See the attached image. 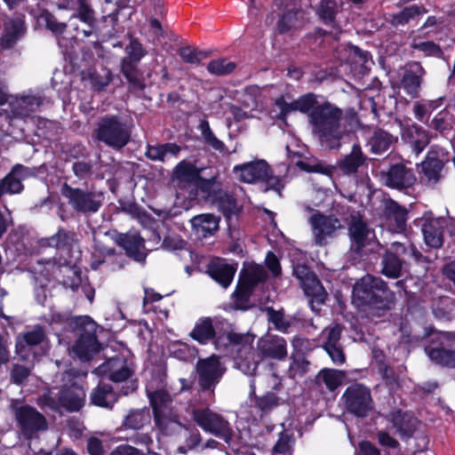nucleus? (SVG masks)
Segmentation results:
<instances>
[{
    "label": "nucleus",
    "mask_w": 455,
    "mask_h": 455,
    "mask_svg": "<svg viewBox=\"0 0 455 455\" xmlns=\"http://www.w3.org/2000/svg\"><path fill=\"white\" fill-rule=\"evenodd\" d=\"M147 396L153 408L156 427L165 435H171L181 427L176 416L168 412L171 396L161 377H153L146 386Z\"/></svg>",
    "instance_id": "obj_4"
},
{
    "label": "nucleus",
    "mask_w": 455,
    "mask_h": 455,
    "mask_svg": "<svg viewBox=\"0 0 455 455\" xmlns=\"http://www.w3.org/2000/svg\"><path fill=\"white\" fill-rule=\"evenodd\" d=\"M65 323L76 339L72 347V353L82 361H88L100 350L97 339V323L89 315H79L66 318L60 313L52 315L51 324Z\"/></svg>",
    "instance_id": "obj_2"
},
{
    "label": "nucleus",
    "mask_w": 455,
    "mask_h": 455,
    "mask_svg": "<svg viewBox=\"0 0 455 455\" xmlns=\"http://www.w3.org/2000/svg\"><path fill=\"white\" fill-rule=\"evenodd\" d=\"M233 171L236 178L245 183L267 181L269 188L276 191L278 195H281L284 187L282 180L271 176V169L265 160H255L235 165Z\"/></svg>",
    "instance_id": "obj_6"
},
{
    "label": "nucleus",
    "mask_w": 455,
    "mask_h": 455,
    "mask_svg": "<svg viewBox=\"0 0 455 455\" xmlns=\"http://www.w3.org/2000/svg\"><path fill=\"white\" fill-rule=\"evenodd\" d=\"M235 68V64L226 59H218L212 60L208 66L207 70L216 76H224L230 74Z\"/></svg>",
    "instance_id": "obj_54"
},
{
    "label": "nucleus",
    "mask_w": 455,
    "mask_h": 455,
    "mask_svg": "<svg viewBox=\"0 0 455 455\" xmlns=\"http://www.w3.org/2000/svg\"><path fill=\"white\" fill-rule=\"evenodd\" d=\"M441 104V98L433 100L417 101L413 106V114L417 120L423 122L425 119H427L430 114L440 107Z\"/></svg>",
    "instance_id": "obj_46"
},
{
    "label": "nucleus",
    "mask_w": 455,
    "mask_h": 455,
    "mask_svg": "<svg viewBox=\"0 0 455 455\" xmlns=\"http://www.w3.org/2000/svg\"><path fill=\"white\" fill-rule=\"evenodd\" d=\"M316 98L314 93H307L288 101L285 96H281L275 101L278 109L277 117L285 120L291 112L308 113L312 132L321 145L330 149L339 148L342 139L349 132L342 123L343 112L329 101L318 104Z\"/></svg>",
    "instance_id": "obj_1"
},
{
    "label": "nucleus",
    "mask_w": 455,
    "mask_h": 455,
    "mask_svg": "<svg viewBox=\"0 0 455 455\" xmlns=\"http://www.w3.org/2000/svg\"><path fill=\"white\" fill-rule=\"evenodd\" d=\"M408 212L396 202L388 200L385 203L383 217L385 225L394 233H402L405 230Z\"/></svg>",
    "instance_id": "obj_19"
},
{
    "label": "nucleus",
    "mask_w": 455,
    "mask_h": 455,
    "mask_svg": "<svg viewBox=\"0 0 455 455\" xmlns=\"http://www.w3.org/2000/svg\"><path fill=\"white\" fill-rule=\"evenodd\" d=\"M353 299L357 305H368L375 315L394 306L395 293L379 277L367 275L355 283Z\"/></svg>",
    "instance_id": "obj_3"
},
{
    "label": "nucleus",
    "mask_w": 455,
    "mask_h": 455,
    "mask_svg": "<svg viewBox=\"0 0 455 455\" xmlns=\"http://www.w3.org/2000/svg\"><path fill=\"white\" fill-rule=\"evenodd\" d=\"M401 137L417 156L426 148L431 140L428 132L416 124L403 125Z\"/></svg>",
    "instance_id": "obj_18"
},
{
    "label": "nucleus",
    "mask_w": 455,
    "mask_h": 455,
    "mask_svg": "<svg viewBox=\"0 0 455 455\" xmlns=\"http://www.w3.org/2000/svg\"><path fill=\"white\" fill-rule=\"evenodd\" d=\"M212 204H214L227 216H229L237 211V204L234 196L222 190L219 192V195L213 200Z\"/></svg>",
    "instance_id": "obj_51"
},
{
    "label": "nucleus",
    "mask_w": 455,
    "mask_h": 455,
    "mask_svg": "<svg viewBox=\"0 0 455 455\" xmlns=\"http://www.w3.org/2000/svg\"><path fill=\"white\" fill-rule=\"evenodd\" d=\"M62 196L76 212L91 214L97 212L102 205L103 194L92 190L75 188L65 183L61 188Z\"/></svg>",
    "instance_id": "obj_10"
},
{
    "label": "nucleus",
    "mask_w": 455,
    "mask_h": 455,
    "mask_svg": "<svg viewBox=\"0 0 455 455\" xmlns=\"http://www.w3.org/2000/svg\"><path fill=\"white\" fill-rule=\"evenodd\" d=\"M302 17V12L289 10L283 13L277 23V30L281 34H284L293 28L301 26L302 22L299 20Z\"/></svg>",
    "instance_id": "obj_42"
},
{
    "label": "nucleus",
    "mask_w": 455,
    "mask_h": 455,
    "mask_svg": "<svg viewBox=\"0 0 455 455\" xmlns=\"http://www.w3.org/2000/svg\"><path fill=\"white\" fill-rule=\"evenodd\" d=\"M99 375H105L115 382H121L132 375V370L122 357L111 358L95 369Z\"/></svg>",
    "instance_id": "obj_21"
},
{
    "label": "nucleus",
    "mask_w": 455,
    "mask_h": 455,
    "mask_svg": "<svg viewBox=\"0 0 455 455\" xmlns=\"http://www.w3.org/2000/svg\"><path fill=\"white\" fill-rule=\"evenodd\" d=\"M446 161L443 149L432 147L425 161L422 162V172L429 182H436Z\"/></svg>",
    "instance_id": "obj_22"
},
{
    "label": "nucleus",
    "mask_w": 455,
    "mask_h": 455,
    "mask_svg": "<svg viewBox=\"0 0 455 455\" xmlns=\"http://www.w3.org/2000/svg\"><path fill=\"white\" fill-rule=\"evenodd\" d=\"M78 8L77 13L71 16V19L78 18L81 21L93 27L95 24L94 11L91 7L88 0H77Z\"/></svg>",
    "instance_id": "obj_53"
},
{
    "label": "nucleus",
    "mask_w": 455,
    "mask_h": 455,
    "mask_svg": "<svg viewBox=\"0 0 455 455\" xmlns=\"http://www.w3.org/2000/svg\"><path fill=\"white\" fill-rule=\"evenodd\" d=\"M381 182L391 188L402 190L412 187L416 182L413 171L403 164H395L387 171L379 173Z\"/></svg>",
    "instance_id": "obj_16"
},
{
    "label": "nucleus",
    "mask_w": 455,
    "mask_h": 455,
    "mask_svg": "<svg viewBox=\"0 0 455 455\" xmlns=\"http://www.w3.org/2000/svg\"><path fill=\"white\" fill-rule=\"evenodd\" d=\"M421 231L427 246L437 249L443 245V228L440 220L434 218L425 219Z\"/></svg>",
    "instance_id": "obj_30"
},
{
    "label": "nucleus",
    "mask_w": 455,
    "mask_h": 455,
    "mask_svg": "<svg viewBox=\"0 0 455 455\" xmlns=\"http://www.w3.org/2000/svg\"><path fill=\"white\" fill-rule=\"evenodd\" d=\"M193 418L204 431L223 439L226 443L232 439L230 425L220 414L210 409H199L193 411Z\"/></svg>",
    "instance_id": "obj_11"
},
{
    "label": "nucleus",
    "mask_w": 455,
    "mask_h": 455,
    "mask_svg": "<svg viewBox=\"0 0 455 455\" xmlns=\"http://www.w3.org/2000/svg\"><path fill=\"white\" fill-rule=\"evenodd\" d=\"M235 271V267L220 259L212 261L207 270L209 275L224 288L230 285Z\"/></svg>",
    "instance_id": "obj_29"
},
{
    "label": "nucleus",
    "mask_w": 455,
    "mask_h": 455,
    "mask_svg": "<svg viewBox=\"0 0 455 455\" xmlns=\"http://www.w3.org/2000/svg\"><path fill=\"white\" fill-rule=\"evenodd\" d=\"M393 142L394 138L391 134L384 131H378L371 137L370 146L373 153L381 154L387 151Z\"/></svg>",
    "instance_id": "obj_48"
},
{
    "label": "nucleus",
    "mask_w": 455,
    "mask_h": 455,
    "mask_svg": "<svg viewBox=\"0 0 455 455\" xmlns=\"http://www.w3.org/2000/svg\"><path fill=\"white\" fill-rule=\"evenodd\" d=\"M267 273L262 266L248 264L241 273L239 289L249 291L256 283L266 279Z\"/></svg>",
    "instance_id": "obj_33"
},
{
    "label": "nucleus",
    "mask_w": 455,
    "mask_h": 455,
    "mask_svg": "<svg viewBox=\"0 0 455 455\" xmlns=\"http://www.w3.org/2000/svg\"><path fill=\"white\" fill-rule=\"evenodd\" d=\"M257 407L264 413L278 405V398L272 393L256 398Z\"/></svg>",
    "instance_id": "obj_63"
},
{
    "label": "nucleus",
    "mask_w": 455,
    "mask_h": 455,
    "mask_svg": "<svg viewBox=\"0 0 455 455\" xmlns=\"http://www.w3.org/2000/svg\"><path fill=\"white\" fill-rule=\"evenodd\" d=\"M344 377L345 373L341 371L323 369L317 374L316 381L323 382L329 390L332 391L342 383Z\"/></svg>",
    "instance_id": "obj_41"
},
{
    "label": "nucleus",
    "mask_w": 455,
    "mask_h": 455,
    "mask_svg": "<svg viewBox=\"0 0 455 455\" xmlns=\"http://www.w3.org/2000/svg\"><path fill=\"white\" fill-rule=\"evenodd\" d=\"M427 10L423 6L412 4L405 7L398 14L393 16L391 22L395 26L404 25L417 16L423 15Z\"/></svg>",
    "instance_id": "obj_45"
},
{
    "label": "nucleus",
    "mask_w": 455,
    "mask_h": 455,
    "mask_svg": "<svg viewBox=\"0 0 455 455\" xmlns=\"http://www.w3.org/2000/svg\"><path fill=\"white\" fill-rule=\"evenodd\" d=\"M41 97L36 95H22L11 101V112L13 117H27L35 112L42 104Z\"/></svg>",
    "instance_id": "obj_26"
},
{
    "label": "nucleus",
    "mask_w": 455,
    "mask_h": 455,
    "mask_svg": "<svg viewBox=\"0 0 455 455\" xmlns=\"http://www.w3.org/2000/svg\"><path fill=\"white\" fill-rule=\"evenodd\" d=\"M364 163L362 149L358 144H355L350 154L347 155L339 163V168L345 174L355 173Z\"/></svg>",
    "instance_id": "obj_36"
},
{
    "label": "nucleus",
    "mask_w": 455,
    "mask_h": 455,
    "mask_svg": "<svg viewBox=\"0 0 455 455\" xmlns=\"http://www.w3.org/2000/svg\"><path fill=\"white\" fill-rule=\"evenodd\" d=\"M75 238V234L60 229L55 235L47 238L46 244L51 247H64L69 245Z\"/></svg>",
    "instance_id": "obj_55"
},
{
    "label": "nucleus",
    "mask_w": 455,
    "mask_h": 455,
    "mask_svg": "<svg viewBox=\"0 0 455 455\" xmlns=\"http://www.w3.org/2000/svg\"><path fill=\"white\" fill-rule=\"evenodd\" d=\"M196 186L204 194V196L212 203L217 197L219 192L221 191L215 178L206 180L199 177L196 180Z\"/></svg>",
    "instance_id": "obj_52"
},
{
    "label": "nucleus",
    "mask_w": 455,
    "mask_h": 455,
    "mask_svg": "<svg viewBox=\"0 0 455 455\" xmlns=\"http://www.w3.org/2000/svg\"><path fill=\"white\" fill-rule=\"evenodd\" d=\"M84 400V390L77 385H73L61 389L57 394H55L53 390L47 391L39 397L38 404L42 407H48L53 411L63 407L67 411H76L83 407Z\"/></svg>",
    "instance_id": "obj_5"
},
{
    "label": "nucleus",
    "mask_w": 455,
    "mask_h": 455,
    "mask_svg": "<svg viewBox=\"0 0 455 455\" xmlns=\"http://www.w3.org/2000/svg\"><path fill=\"white\" fill-rule=\"evenodd\" d=\"M131 132V127L114 116L101 118L96 130L97 139L116 149H120L128 144Z\"/></svg>",
    "instance_id": "obj_7"
},
{
    "label": "nucleus",
    "mask_w": 455,
    "mask_h": 455,
    "mask_svg": "<svg viewBox=\"0 0 455 455\" xmlns=\"http://www.w3.org/2000/svg\"><path fill=\"white\" fill-rule=\"evenodd\" d=\"M180 152V147L175 143L148 146L146 152L148 158L153 161L164 162L168 156L176 157Z\"/></svg>",
    "instance_id": "obj_39"
},
{
    "label": "nucleus",
    "mask_w": 455,
    "mask_h": 455,
    "mask_svg": "<svg viewBox=\"0 0 455 455\" xmlns=\"http://www.w3.org/2000/svg\"><path fill=\"white\" fill-rule=\"evenodd\" d=\"M219 222V218L211 213L200 214L191 220L195 233L201 237L212 235L218 229Z\"/></svg>",
    "instance_id": "obj_34"
},
{
    "label": "nucleus",
    "mask_w": 455,
    "mask_h": 455,
    "mask_svg": "<svg viewBox=\"0 0 455 455\" xmlns=\"http://www.w3.org/2000/svg\"><path fill=\"white\" fill-rule=\"evenodd\" d=\"M435 339L439 346L426 347V353L431 361L442 366L455 367V350L446 349L443 346L446 341L455 339L450 332H433L432 340Z\"/></svg>",
    "instance_id": "obj_17"
},
{
    "label": "nucleus",
    "mask_w": 455,
    "mask_h": 455,
    "mask_svg": "<svg viewBox=\"0 0 455 455\" xmlns=\"http://www.w3.org/2000/svg\"><path fill=\"white\" fill-rule=\"evenodd\" d=\"M169 351L172 356L181 360L187 361L194 355L195 349L188 345L181 342L172 343L169 347Z\"/></svg>",
    "instance_id": "obj_56"
},
{
    "label": "nucleus",
    "mask_w": 455,
    "mask_h": 455,
    "mask_svg": "<svg viewBox=\"0 0 455 455\" xmlns=\"http://www.w3.org/2000/svg\"><path fill=\"white\" fill-rule=\"evenodd\" d=\"M346 410L359 418H364L373 409L370 389L361 384L348 387L342 395Z\"/></svg>",
    "instance_id": "obj_12"
},
{
    "label": "nucleus",
    "mask_w": 455,
    "mask_h": 455,
    "mask_svg": "<svg viewBox=\"0 0 455 455\" xmlns=\"http://www.w3.org/2000/svg\"><path fill=\"white\" fill-rule=\"evenodd\" d=\"M28 173V169L23 165L17 164L12 172L0 183V196L4 193L18 194L22 191L21 180Z\"/></svg>",
    "instance_id": "obj_28"
},
{
    "label": "nucleus",
    "mask_w": 455,
    "mask_h": 455,
    "mask_svg": "<svg viewBox=\"0 0 455 455\" xmlns=\"http://www.w3.org/2000/svg\"><path fill=\"white\" fill-rule=\"evenodd\" d=\"M31 372L30 366L14 364L10 372L11 380L16 385L23 384Z\"/></svg>",
    "instance_id": "obj_61"
},
{
    "label": "nucleus",
    "mask_w": 455,
    "mask_h": 455,
    "mask_svg": "<svg viewBox=\"0 0 455 455\" xmlns=\"http://www.w3.org/2000/svg\"><path fill=\"white\" fill-rule=\"evenodd\" d=\"M112 80V75L108 69H102L100 72L90 74V81L92 88L97 91L102 90Z\"/></svg>",
    "instance_id": "obj_57"
},
{
    "label": "nucleus",
    "mask_w": 455,
    "mask_h": 455,
    "mask_svg": "<svg viewBox=\"0 0 455 455\" xmlns=\"http://www.w3.org/2000/svg\"><path fill=\"white\" fill-rule=\"evenodd\" d=\"M295 439L292 434L282 432L273 448L272 455H292Z\"/></svg>",
    "instance_id": "obj_50"
},
{
    "label": "nucleus",
    "mask_w": 455,
    "mask_h": 455,
    "mask_svg": "<svg viewBox=\"0 0 455 455\" xmlns=\"http://www.w3.org/2000/svg\"><path fill=\"white\" fill-rule=\"evenodd\" d=\"M258 348L265 357L283 360L287 356L286 341L279 336H266L258 342Z\"/></svg>",
    "instance_id": "obj_24"
},
{
    "label": "nucleus",
    "mask_w": 455,
    "mask_h": 455,
    "mask_svg": "<svg viewBox=\"0 0 455 455\" xmlns=\"http://www.w3.org/2000/svg\"><path fill=\"white\" fill-rule=\"evenodd\" d=\"M411 47L427 56H439L442 53L439 45L432 41L413 42Z\"/></svg>",
    "instance_id": "obj_62"
},
{
    "label": "nucleus",
    "mask_w": 455,
    "mask_h": 455,
    "mask_svg": "<svg viewBox=\"0 0 455 455\" xmlns=\"http://www.w3.org/2000/svg\"><path fill=\"white\" fill-rule=\"evenodd\" d=\"M117 243L124 248L127 255L140 262L147 256L144 239L138 234L120 235L116 239Z\"/></svg>",
    "instance_id": "obj_25"
},
{
    "label": "nucleus",
    "mask_w": 455,
    "mask_h": 455,
    "mask_svg": "<svg viewBox=\"0 0 455 455\" xmlns=\"http://www.w3.org/2000/svg\"><path fill=\"white\" fill-rule=\"evenodd\" d=\"M200 172L193 163L183 160L173 170L172 182L177 188H189L199 178Z\"/></svg>",
    "instance_id": "obj_23"
},
{
    "label": "nucleus",
    "mask_w": 455,
    "mask_h": 455,
    "mask_svg": "<svg viewBox=\"0 0 455 455\" xmlns=\"http://www.w3.org/2000/svg\"><path fill=\"white\" fill-rule=\"evenodd\" d=\"M151 422V414L148 409L131 410L123 420V426L129 429H141Z\"/></svg>",
    "instance_id": "obj_37"
},
{
    "label": "nucleus",
    "mask_w": 455,
    "mask_h": 455,
    "mask_svg": "<svg viewBox=\"0 0 455 455\" xmlns=\"http://www.w3.org/2000/svg\"><path fill=\"white\" fill-rule=\"evenodd\" d=\"M309 362L304 355L297 352L291 356V364L288 370V375L291 379L302 378L309 370Z\"/></svg>",
    "instance_id": "obj_43"
},
{
    "label": "nucleus",
    "mask_w": 455,
    "mask_h": 455,
    "mask_svg": "<svg viewBox=\"0 0 455 455\" xmlns=\"http://www.w3.org/2000/svg\"><path fill=\"white\" fill-rule=\"evenodd\" d=\"M228 339L231 344L240 345V347L236 351V356L235 357L236 367L246 375H254L259 360L255 358V351L250 337L229 332Z\"/></svg>",
    "instance_id": "obj_13"
},
{
    "label": "nucleus",
    "mask_w": 455,
    "mask_h": 455,
    "mask_svg": "<svg viewBox=\"0 0 455 455\" xmlns=\"http://www.w3.org/2000/svg\"><path fill=\"white\" fill-rule=\"evenodd\" d=\"M25 33L26 27L23 18L17 17L10 20L4 27L1 39L3 48L8 49L12 47L16 42L25 35Z\"/></svg>",
    "instance_id": "obj_31"
},
{
    "label": "nucleus",
    "mask_w": 455,
    "mask_h": 455,
    "mask_svg": "<svg viewBox=\"0 0 455 455\" xmlns=\"http://www.w3.org/2000/svg\"><path fill=\"white\" fill-rule=\"evenodd\" d=\"M11 411L21 433L28 438H31L39 431L48 428L45 417L34 407L19 401H12Z\"/></svg>",
    "instance_id": "obj_9"
},
{
    "label": "nucleus",
    "mask_w": 455,
    "mask_h": 455,
    "mask_svg": "<svg viewBox=\"0 0 455 455\" xmlns=\"http://www.w3.org/2000/svg\"><path fill=\"white\" fill-rule=\"evenodd\" d=\"M45 339L42 327L36 326L31 331L20 333L16 338V353L20 359L33 363L40 355V346Z\"/></svg>",
    "instance_id": "obj_14"
},
{
    "label": "nucleus",
    "mask_w": 455,
    "mask_h": 455,
    "mask_svg": "<svg viewBox=\"0 0 455 455\" xmlns=\"http://www.w3.org/2000/svg\"><path fill=\"white\" fill-rule=\"evenodd\" d=\"M91 401L93 404L111 408L116 401L113 388L108 384L100 383L91 395Z\"/></svg>",
    "instance_id": "obj_38"
},
{
    "label": "nucleus",
    "mask_w": 455,
    "mask_h": 455,
    "mask_svg": "<svg viewBox=\"0 0 455 455\" xmlns=\"http://www.w3.org/2000/svg\"><path fill=\"white\" fill-rule=\"evenodd\" d=\"M198 128L205 144L220 153H226L225 144L213 134L208 121L202 120Z\"/></svg>",
    "instance_id": "obj_44"
},
{
    "label": "nucleus",
    "mask_w": 455,
    "mask_h": 455,
    "mask_svg": "<svg viewBox=\"0 0 455 455\" xmlns=\"http://www.w3.org/2000/svg\"><path fill=\"white\" fill-rule=\"evenodd\" d=\"M304 212H311L308 223L311 228L313 240L317 246H325L331 239H333L339 230L343 227L340 220L334 215H324L318 211H314L310 206L304 205Z\"/></svg>",
    "instance_id": "obj_8"
},
{
    "label": "nucleus",
    "mask_w": 455,
    "mask_h": 455,
    "mask_svg": "<svg viewBox=\"0 0 455 455\" xmlns=\"http://www.w3.org/2000/svg\"><path fill=\"white\" fill-rule=\"evenodd\" d=\"M402 270V262L393 252H387L382 260V273L390 278H397Z\"/></svg>",
    "instance_id": "obj_47"
},
{
    "label": "nucleus",
    "mask_w": 455,
    "mask_h": 455,
    "mask_svg": "<svg viewBox=\"0 0 455 455\" xmlns=\"http://www.w3.org/2000/svg\"><path fill=\"white\" fill-rule=\"evenodd\" d=\"M337 11V4L332 0H323L321 4L319 15L325 21L330 22L333 20Z\"/></svg>",
    "instance_id": "obj_64"
},
{
    "label": "nucleus",
    "mask_w": 455,
    "mask_h": 455,
    "mask_svg": "<svg viewBox=\"0 0 455 455\" xmlns=\"http://www.w3.org/2000/svg\"><path fill=\"white\" fill-rule=\"evenodd\" d=\"M125 51L129 58L134 62H139L147 54L143 45L136 38H131Z\"/></svg>",
    "instance_id": "obj_59"
},
{
    "label": "nucleus",
    "mask_w": 455,
    "mask_h": 455,
    "mask_svg": "<svg viewBox=\"0 0 455 455\" xmlns=\"http://www.w3.org/2000/svg\"><path fill=\"white\" fill-rule=\"evenodd\" d=\"M350 58L349 65L356 69L357 68H364L371 60L369 52H363L356 46H348L342 50Z\"/></svg>",
    "instance_id": "obj_49"
},
{
    "label": "nucleus",
    "mask_w": 455,
    "mask_h": 455,
    "mask_svg": "<svg viewBox=\"0 0 455 455\" xmlns=\"http://www.w3.org/2000/svg\"><path fill=\"white\" fill-rule=\"evenodd\" d=\"M386 419L392 424L403 439L411 437L420 426V422L415 417L400 411L387 415Z\"/></svg>",
    "instance_id": "obj_20"
},
{
    "label": "nucleus",
    "mask_w": 455,
    "mask_h": 455,
    "mask_svg": "<svg viewBox=\"0 0 455 455\" xmlns=\"http://www.w3.org/2000/svg\"><path fill=\"white\" fill-rule=\"evenodd\" d=\"M424 75L425 70L417 63L411 65L404 71L401 84L405 92L411 98L417 97Z\"/></svg>",
    "instance_id": "obj_27"
},
{
    "label": "nucleus",
    "mask_w": 455,
    "mask_h": 455,
    "mask_svg": "<svg viewBox=\"0 0 455 455\" xmlns=\"http://www.w3.org/2000/svg\"><path fill=\"white\" fill-rule=\"evenodd\" d=\"M179 54L185 62L189 64H199L202 60L207 58L205 52H197L189 46L181 47Z\"/></svg>",
    "instance_id": "obj_58"
},
{
    "label": "nucleus",
    "mask_w": 455,
    "mask_h": 455,
    "mask_svg": "<svg viewBox=\"0 0 455 455\" xmlns=\"http://www.w3.org/2000/svg\"><path fill=\"white\" fill-rule=\"evenodd\" d=\"M196 371L202 389L213 392L225 372V368L221 365L219 357L212 355L197 362Z\"/></svg>",
    "instance_id": "obj_15"
},
{
    "label": "nucleus",
    "mask_w": 455,
    "mask_h": 455,
    "mask_svg": "<svg viewBox=\"0 0 455 455\" xmlns=\"http://www.w3.org/2000/svg\"><path fill=\"white\" fill-rule=\"evenodd\" d=\"M340 334L341 328L339 325L325 328L322 332L323 339H325L323 348H326L329 345L332 347L339 345Z\"/></svg>",
    "instance_id": "obj_60"
},
{
    "label": "nucleus",
    "mask_w": 455,
    "mask_h": 455,
    "mask_svg": "<svg viewBox=\"0 0 455 455\" xmlns=\"http://www.w3.org/2000/svg\"><path fill=\"white\" fill-rule=\"evenodd\" d=\"M219 320L217 318L203 317L197 320L190 336L201 344H206L215 336L214 326Z\"/></svg>",
    "instance_id": "obj_32"
},
{
    "label": "nucleus",
    "mask_w": 455,
    "mask_h": 455,
    "mask_svg": "<svg viewBox=\"0 0 455 455\" xmlns=\"http://www.w3.org/2000/svg\"><path fill=\"white\" fill-rule=\"evenodd\" d=\"M300 286L305 294L311 298L310 304L313 309L315 302L323 304L327 299V293L315 275H310L309 279L305 280Z\"/></svg>",
    "instance_id": "obj_35"
},
{
    "label": "nucleus",
    "mask_w": 455,
    "mask_h": 455,
    "mask_svg": "<svg viewBox=\"0 0 455 455\" xmlns=\"http://www.w3.org/2000/svg\"><path fill=\"white\" fill-rule=\"evenodd\" d=\"M349 235L358 248H362L373 238L374 234L362 221H355L349 228Z\"/></svg>",
    "instance_id": "obj_40"
}]
</instances>
